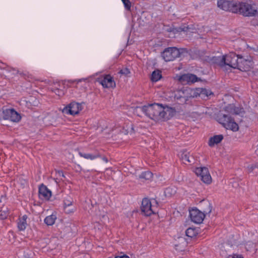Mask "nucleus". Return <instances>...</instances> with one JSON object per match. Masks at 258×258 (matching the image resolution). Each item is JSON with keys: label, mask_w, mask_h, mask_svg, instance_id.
Here are the masks:
<instances>
[{"label": "nucleus", "mask_w": 258, "mask_h": 258, "mask_svg": "<svg viewBox=\"0 0 258 258\" xmlns=\"http://www.w3.org/2000/svg\"><path fill=\"white\" fill-rule=\"evenodd\" d=\"M134 112L139 116L143 113L156 121H162L169 119L173 115L175 110L167 106H163L161 104L153 103L138 106L135 108Z\"/></svg>", "instance_id": "f257e3e1"}, {"label": "nucleus", "mask_w": 258, "mask_h": 258, "mask_svg": "<svg viewBox=\"0 0 258 258\" xmlns=\"http://www.w3.org/2000/svg\"><path fill=\"white\" fill-rule=\"evenodd\" d=\"M158 203L155 199L145 198L143 199L141 209L142 212L147 216H149L156 212Z\"/></svg>", "instance_id": "f03ea898"}, {"label": "nucleus", "mask_w": 258, "mask_h": 258, "mask_svg": "<svg viewBox=\"0 0 258 258\" xmlns=\"http://www.w3.org/2000/svg\"><path fill=\"white\" fill-rule=\"evenodd\" d=\"M218 121L219 123L227 130H230L234 132L238 130L239 127L238 124L235 122L234 120L226 114L220 115L219 116Z\"/></svg>", "instance_id": "7ed1b4c3"}, {"label": "nucleus", "mask_w": 258, "mask_h": 258, "mask_svg": "<svg viewBox=\"0 0 258 258\" xmlns=\"http://www.w3.org/2000/svg\"><path fill=\"white\" fill-rule=\"evenodd\" d=\"M237 13L239 12L244 16H253L257 11L254 6L246 3L237 2Z\"/></svg>", "instance_id": "20e7f679"}, {"label": "nucleus", "mask_w": 258, "mask_h": 258, "mask_svg": "<svg viewBox=\"0 0 258 258\" xmlns=\"http://www.w3.org/2000/svg\"><path fill=\"white\" fill-rule=\"evenodd\" d=\"M237 2L234 1L218 0L217 6L222 10L236 13H237Z\"/></svg>", "instance_id": "39448f33"}, {"label": "nucleus", "mask_w": 258, "mask_h": 258, "mask_svg": "<svg viewBox=\"0 0 258 258\" xmlns=\"http://www.w3.org/2000/svg\"><path fill=\"white\" fill-rule=\"evenodd\" d=\"M166 61H172L180 55L179 50L175 47L166 48L161 54Z\"/></svg>", "instance_id": "423d86ee"}, {"label": "nucleus", "mask_w": 258, "mask_h": 258, "mask_svg": "<svg viewBox=\"0 0 258 258\" xmlns=\"http://www.w3.org/2000/svg\"><path fill=\"white\" fill-rule=\"evenodd\" d=\"M194 172L203 182L209 184L212 181V178L209 172L208 169L206 167H197Z\"/></svg>", "instance_id": "0eeeda50"}, {"label": "nucleus", "mask_w": 258, "mask_h": 258, "mask_svg": "<svg viewBox=\"0 0 258 258\" xmlns=\"http://www.w3.org/2000/svg\"><path fill=\"white\" fill-rule=\"evenodd\" d=\"M189 216L191 221L196 224L201 223L205 217V214L196 208L189 210Z\"/></svg>", "instance_id": "6e6552de"}, {"label": "nucleus", "mask_w": 258, "mask_h": 258, "mask_svg": "<svg viewBox=\"0 0 258 258\" xmlns=\"http://www.w3.org/2000/svg\"><path fill=\"white\" fill-rule=\"evenodd\" d=\"M252 64L253 62L250 57L247 56L245 58L240 56L236 69L241 71H248L251 69Z\"/></svg>", "instance_id": "1a4fd4ad"}, {"label": "nucleus", "mask_w": 258, "mask_h": 258, "mask_svg": "<svg viewBox=\"0 0 258 258\" xmlns=\"http://www.w3.org/2000/svg\"><path fill=\"white\" fill-rule=\"evenodd\" d=\"M83 109L82 104L73 102L63 109V112L72 115L78 114Z\"/></svg>", "instance_id": "9d476101"}, {"label": "nucleus", "mask_w": 258, "mask_h": 258, "mask_svg": "<svg viewBox=\"0 0 258 258\" xmlns=\"http://www.w3.org/2000/svg\"><path fill=\"white\" fill-rule=\"evenodd\" d=\"M3 114L5 119L10 120L13 122H18L21 119L20 114L14 109H7L3 111Z\"/></svg>", "instance_id": "9b49d317"}, {"label": "nucleus", "mask_w": 258, "mask_h": 258, "mask_svg": "<svg viewBox=\"0 0 258 258\" xmlns=\"http://www.w3.org/2000/svg\"><path fill=\"white\" fill-rule=\"evenodd\" d=\"M239 55H237L234 52H230L226 55V58L225 59L226 66H228L230 68L236 69L237 67Z\"/></svg>", "instance_id": "f8f14e48"}, {"label": "nucleus", "mask_w": 258, "mask_h": 258, "mask_svg": "<svg viewBox=\"0 0 258 258\" xmlns=\"http://www.w3.org/2000/svg\"><path fill=\"white\" fill-rule=\"evenodd\" d=\"M190 96L188 95V90H180L175 92L174 98L179 104H184L188 100Z\"/></svg>", "instance_id": "ddd939ff"}, {"label": "nucleus", "mask_w": 258, "mask_h": 258, "mask_svg": "<svg viewBox=\"0 0 258 258\" xmlns=\"http://www.w3.org/2000/svg\"><path fill=\"white\" fill-rule=\"evenodd\" d=\"M98 81L103 88H115L116 86L113 78L110 75H106L103 78L99 79Z\"/></svg>", "instance_id": "4468645a"}, {"label": "nucleus", "mask_w": 258, "mask_h": 258, "mask_svg": "<svg viewBox=\"0 0 258 258\" xmlns=\"http://www.w3.org/2000/svg\"><path fill=\"white\" fill-rule=\"evenodd\" d=\"M179 81L183 84H190L198 81L199 78L194 74H183L179 78Z\"/></svg>", "instance_id": "2eb2a0df"}, {"label": "nucleus", "mask_w": 258, "mask_h": 258, "mask_svg": "<svg viewBox=\"0 0 258 258\" xmlns=\"http://www.w3.org/2000/svg\"><path fill=\"white\" fill-rule=\"evenodd\" d=\"M174 245L176 251L182 252L186 250L187 242L184 237H179L178 238L177 243H175Z\"/></svg>", "instance_id": "dca6fc26"}, {"label": "nucleus", "mask_w": 258, "mask_h": 258, "mask_svg": "<svg viewBox=\"0 0 258 258\" xmlns=\"http://www.w3.org/2000/svg\"><path fill=\"white\" fill-rule=\"evenodd\" d=\"M226 58V55L221 56H214L212 58V61L213 63L218 65L221 68L226 66L225 59Z\"/></svg>", "instance_id": "f3484780"}, {"label": "nucleus", "mask_w": 258, "mask_h": 258, "mask_svg": "<svg viewBox=\"0 0 258 258\" xmlns=\"http://www.w3.org/2000/svg\"><path fill=\"white\" fill-rule=\"evenodd\" d=\"M153 173L149 171H146L145 172H143L139 176V179L142 182H144L145 181H151L153 177Z\"/></svg>", "instance_id": "a211bd4d"}, {"label": "nucleus", "mask_w": 258, "mask_h": 258, "mask_svg": "<svg viewBox=\"0 0 258 258\" xmlns=\"http://www.w3.org/2000/svg\"><path fill=\"white\" fill-rule=\"evenodd\" d=\"M223 139V136L222 135H215L210 138L208 143L209 146L210 147H213L215 144H217L220 143Z\"/></svg>", "instance_id": "6ab92c4d"}, {"label": "nucleus", "mask_w": 258, "mask_h": 258, "mask_svg": "<svg viewBox=\"0 0 258 258\" xmlns=\"http://www.w3.org/2000/svg\"><path fill=\"white\" fill-rule=\"evenodd\" d=\"M225 111L231 114H239L242 112V109L236 107L233 104H229L225 107Z\"/></svg>", "instance_id": "aec40b11"}, {"label": "nucleus", "mask_w": 258, "mask_h": 258, "mask_svg": "<svg viewBox=\"0 0 258 258\" xmlns=\"http://www.w3.org/2000/svg\"><path fill=\"white\" fill-rule=\"evenodd\" d=\"M27 216L26 215H23L21 218L19 219V222H18V228L19 230H24L27 226Z\"/></svg>", "instance_id": "412c9836"}, {"label": "nucleus", "mask_w": 258, "mask_h": 258, "mask_svg": "<svg viewBox=\"0 0 258 258\" xmlns=\"http://www.w3.org/2000/svg\"><path fill=\"white\" fill-rule=\"evenodd\" d=\"M56 219V214L54 212L51 215L47 216L45 218L44 222L46 225L51 226L54 224Z\"/></svg>", "instance_id": "4be33fe9"}, {"label": "nucleus", "mask_w": 258, "mask_h": 258, "mask_svg": "<svg viewBox=\"0 0 258 258\" xmlns=\"http://www.w3.org/2000/svg\"><path fill=\"white\" fill-rule=\"evenodd\" d=\"M180 157L183 162L185 164L187 163H190L191 162V159H192V157L191 156L189 153L186 151H184L182 152Z\"/></svg>", "instance_id": "5701e85b"}, {"label": "nucleus", "mask_w": 258, "mask_h": 258, "mask_svg": "<svg viewBox=\"0 0 258 258\" xmlns=\"http://www.w3.org/2000/svg\"><path fill=\"white\" fill-rule=\"evenodd\" d=\"M79 155L86 159L94 160L97 158L100 157V155L99 153L96 154H91L89 153H84L80 152L79 153Z\"/></svg>", "instance_id": "b1692460"}, {"label": "nucleus", "mask_w": 258, "mask_h": 258, "mask_svg": "<svg viewBox=\"0 0 258 258\" xmlns=\"http://www.w3.org/2000/svg\"><path fill=\"white\" fill-rule=\"evenodd\" d=\"M161 78V73L159 70L154 71L151 75V79L153 82H157Z\"/></svg>", "instance_id": "393cba45"}, {"label": "nucleus", "mask_w": 258, "mask_h": 258, "mask_svg": "<svg viewBox=\"0 0 258 258\" xmlns=\"http://www.w3.org/2000/svg\"><path fill=\"white\" fill-rule=\"evenodd\" d=\"M198 233V230L195 228H188L185 231L186 235L189 237L195 236Z\"/></svg>", "instance_id": "a878e982"}, {"label": "nucleus", "mask_w": 258, "mask_h": 258, "mask_svg": "<svg viewBox=\"0 0 258 258\" xmlns=\"http://www.w3.org/2000/svg\"><path fill=\"white\" fill-rule=\"evenodd\" d=\"M38 194H51V191L46 185L43 184H41L39 186Z\"/></svg>", "instance_id": "bb28decb"}, {"label": "nucleus", "mask_w": 258, "mask_h": 258, "mask_svg": "<svg viewBox=\"0 0 258 258\" xmlns=\"http://www.w3.org/2000/svg\"><path fill=\"white\" fill-rule=\"evenodd\" d=\"M197 93L199 94V95H205L207 97L211 94L210 91L203 88L198 89L197 90Z\"/></svg>", "instance_id": "cd10ccee"}, {"label": "nucleus", "mask_w": 258, "mask_h": 258, "mask_svg": "<svg viewBox=\"0 0 258 258\" xmlns=\"http://www.w3.org/2000/svg\"><path fill=\"white\" fill-rule=\"evenodd\" d=\"M73 202V199L70 197H68L67 198H65L63 201V207L72 206Z\"/></svg>", "instance_id": "c85d7f7f"}, {"label": "nucleus", "mask_w": 258, "mask_h": 258, "mask_svg": "<svg viewBox=\"0 0 258 258\" xmlns=\"http://www.w3.org/2000/svg\"><path fill=\"white\" fill-rule=\"evenodd\" d=\"M9 215V212L7 208L0 211V219L3 220L7 218Z\"/></svg>", "instance_id": "c756f323"}, {"label": "nucleus", "mask_w": 258, "mask_h": 258, "mask_svg": "<svg viewBox=\"0 0 258 258\" xmlns=\"http://www.w3.org/2000/svg\"><path fill=\"white\" fill-rule=\"evenodd\" d=\"M176 192V188L174 186H171L165 189L164 194H175Z\"/></svg>", "instance_id": "7c9ffc66"}, {"label": "nucleus", "mask_w": 258, "mask_h": 258, "mask_svg": "<svg viewBox=\"0 0 258 258\" xmlns=\"http://www.w3.org/2000/svg\"><path fill=\"white\" fill-rule=\"evenodd\" d=\"M121 1L122 2L125 9L127 11H130L132 4L130 0H121Z\"/></svg>", "instance_id": "2f4dec72"}, {"label": "nucleus", "mask_w": 258, "mask_h": 258, "mask_svg": "<svg viewBox=\"0 0 258 258\" xmlns=\"http://www.w3.org/2000/svg\"><path fill=\"white\" fill-rule=\"evenodd\" d=\"M39 198L42 201H49L52 195H38Z\"/></svg>", "instance_id": "473e14b6"}, {"label": "nucleus", "mask_w": 258, "mask_h": 258, "mask_svg": "<svg viewBox=\"0 0 258 258\" xmlns=\"http://www.w3.org/2000/svg\"><path fill=\"white\" fill-rule=\"evenodd\" d=\"M130 71L127 68H124L119 71L118 72L119 74L124 75L125 76H127L128 74H130Z\"/></svg>", "instance_id": "72a5a7b5"}, {"label": "nucleus", "mask_w": 258, "mask_h": 258, "mask_svg": "<svg viewBox=\"0 0 258 258\" xmlns=\"http://www.w3.org/2000/svg\"><path fill=\"white\" fill-rule=\"evenodd\" d=\"M69 207H63L65 213L67 214H72V213H74L75 210V208H69Z\"/></svg>", "instance_id": "f704fd0d"}, {"label": "nucleus", "mask_w": 258, "mask_h": 258, "mask_svg": "<svg viewBox=\"0 0 258 258\" xmlns=\"http://www.w3.org/2000/svg\"><path fill=\"white\" fill-rule=\"evenodd\" d=\"M53 91L54 93L59 96H60L63 94V92L62 90H59L57 88L54 89Z\"/></svg>", "instance_id": "c9c22d12"}, {"label": "nucleus", "mask_w": 258, "mask_h": 258, "mask_svg": "<svg viewBox=\"0 0 258 258\" xmlns=\"http://www.w3.org/2000/svg\"><path fill=\"white\" fill-rule=\"evenodd\" d=\"M255 166L254 164H251L248 165L246 168L248 172H251L253 170L254 168H255Z\"/></svg>", "instance_id": "e433bc0d"}, {"label": "nucleus", "mask_w": 258, "mask_h": 258, "mask_svg": "<svg viewBox=\"0 0 258 258\" xmlns=\"http://www.w3.org/2000/svg\"><path fill=\"white\" fill-rule=\"evenodd\" d=\"M227 258H243L242 256L241 255H238V254H233V255H229Z\"/></svg>", "instance_id": "4c0bfd02"}, {"label": "nucleus", "mask_w": 258, "mask_h": 258, "mask_svg": "<svg viewBox=\"0 0 258 258\" xmlns=\"http://www.w3.org/2000/svg\"><path fill=\"white\" fill-rule=\"evenodd\" d=\"M115 258H130L128 256L125 254H121L116 256Z\"/></svg>", "instance_id": "58836bf2"}, {"label": "nucleus", "mask_w": 258, "mask_h": 258, "mask_svg": "<svg viewBox=\"0 0 258 258\" xmlns=\"http://www.w3.org/2000/svg\"><path fill=\"white\" fill-rule=\"evenodd\" d=\"M56 174L57 175V176H59V177H64V175H63V173L62 171H56Z\"/></svg>", "instance_id": "ea45409f"}, {"label": "nucleus", "mask_w": 258, "mask_h": 258, "mask_svg": "<svg viewBox=\"0 0 258 258\" xmlns=\"http://www.w3.org/2000/svg\"><path fill=\"white\" fill-rule=\"evenodd\" d=\"M249 245H251V247H252V248H254L255 247V245H254V244L253 243H252L251 242H249Z\"/></svg>", "instance_id": "a19ab883"}, {"label": "nucleus", "mask_w": 258, "mask_h": 258, "mask_svg": "<svg viewBox=\"0 0 258 258\" xmlns=\"http://www.w3.org/2000/svg\"><path fill=\"white\" fill-rule=\"evenodd\" d=\"M5 196H2V197H1V199H0V202H2V200L3 199H5Z\"/></svg>", "instance_id": "79ce46f5"}, {"label": "nucleus", "mask_w": 258, "mask_h": 258, "mask_svg": "<svg viewBox=\"0 0 258 258\" xmlns=\"http://www.w3.org/2000/svg\"><path fill=\"white\" fill-rule=\"evenodd\" d=\"M103 160H104L106 162H107L108 161V160H107V158H103Z\"/></svg>", "instance_id": "37998d69"}, {"label": "nucleus", "mask_w": 258, "mask_h": 258, "mask_svg": "<svg viewBox=\"0 0 258 258\" xmlns=\"http://www.w3.org/2000/svg\"><path fill=\"white\" fill-rule=\"evenodd\" d=\"M247 245H248V243H247V244H246V249H247V250H249V249H248V248H247Z\"/></svg>", "instance_id": "c03bdc74"}, {"label": "nucleus", "mask_w": 258, "mask_h": 258, "mask_svg": "<svg viewBox=\"0 0 258 258\" xmlns=\"http://www.w3.org/2000/svg\"><path fill=\"white\" fill-rule=\"evenodd\" d=\"M211 212V210H210L209 212V213H210Z\"/></svg>", "instance_id": "a18cd8bd"}]
</instances>
